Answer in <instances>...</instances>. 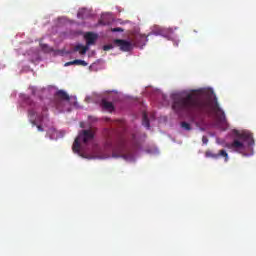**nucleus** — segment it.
I'll use <instances>...</instances> for the list:
<instances>
[{"label": "nucleus", "mask_w": 256, "mask_h": 256, "mask_svg": "<svg viewBox=\"0 0 256 256\" xmlns=\"http://www.w3.org/2000/svg\"><path fill=\"white\" fill-rule=\"evenodd\" d=\"M172 109L178 115H187L191 119L192 123H195L201 115H211L214 113L218 123H227L225 112L219 107L217 102V96H214V101L207 99H201L199 96L190 93L185 97L176 96L174 98Z\"/></svg>", "instance_id": "obj_1"}, {"label": "nucleus", "mask_w": 256, "mask_h": 256, "mask_svg": "<svg viewBox=\"0 0 256 256\" xmlns=\"http://www.w3.org/2000/svg\"><path fill=\"white\" fill-rule=\"evenodd\" d=\"M234 135H236V138L232 143L227 144V147L228 149H233V151H236V153L245 155L247 149L255 145L253 134L249 131L239 132L238 130H234Z\"/></svg>", "instance_id": "obj_2"}, {"label": "nucleus", "mask_w": 256, "mask_h": 256, "mask_svg": "<svg viewBox=\"0 0 256 256\" xmlns=\"http://www.w3.org/2000/svg\"><path fill=\"white\" fill-rule=\"evenodd\" d=\"M106 149L112 150V157L114 159H124V161H135V156L131 150L127 149V144L125 141L120 140L118 142H113L107 140Z\"/></svg>", "instance_id": "obj_3"}, {"label": "nucleus", "mask_w": 256, "mask_h": 256, "mask_svg": "<svg viewBox=\"0 0 256 256\" xmlns=\"http://www.w3.org/2000/svg\"><path fill=\"white\" fill-rule=\"evenodd\" d=\"M71 101V97L65 90H58L54 94V103L56 105V108L60 111H63L65 109V103H69Z\"/></svg>", "instance_id": "obj_4"}, {"label": "nucleus", "mask_w": 256, "mask_h": 256, "mask_svg": "<svg viewBox=\"0 0 256 256\" xmlns=\"http://www.w3.org/2000/svg\"><path fill=\"white\" fill-rule=\"evenodd\" d=\"M114 45H116V47H119L120 51L124 52H129L131 51V49H133V44L123 39H115Z\"/></svg>", "instance_id": "obj_5"}, {"label": "nucleus", "mask_w": 256, "mask_h": 256, "mask_svg": "<svg viewBox=\"0 0 256 256\" xmlns=\"http://www.w3.org/2000/svg\"><path fill=\"white\" fill-rule=\"evenodd\" d=\"M205 157H210L211 159H219V157H223L225 163L229 161V154L227 153L226 150H220L217 154L211 152V151H206Z\"/></svg>", "instance_id": "obj_6"}, {"label": "nucleus", "mask_w": 256, "mask_h": 256, "mask_svg": "<svg viewBox=\"0 0 256 256\" xmlns=\"http://www.w3.org/2000/svg\"><path fill=\"white\" fill-rule=\"evenodd\" d=\"M97 34L93 32H87L84 35V38L86 40V47H89L90 45H95V41H97Z\"/></svg>", "instance_id": "obj_7"}, {"label": "nucleus", "mask_w": 256, "mask_h": 256, "mask_svg": "<svg viewBox=\"0 0 256 256\" xmlns=\"http://www.w3.org/2000/svg\"><path fill=\"white\" fill-rule=\"evenodd\" d=\"M101 107L102 109H104V111H108L109 113H113V111H115V106L113 105V103L107 101L106 99H102Z\"/></svg>", "instance_id": "obj_8"}, {"label": "nucleus", "mask_w": 256, "mask_h": 256, "mask_svg": "<svg viewBox=\"0 0 256 256\" xmlns=\"http://www.w3.org/2000/svg\"><path fill=\"white\" fill-rule=\"evenodd\" d=\"M80 139H83L84 143H87L88 141H91L93 139V131L91 130H83L82 134L78 136Z\"/></svg>", "instance_id": "obj_9"}, {"label": "nucleus", "mask_w": 256, "mask_h": 256, "mask_svg": "<svg viewBox=\"0 0 256 256\" xmlns=\"http://www.w3.org/2000/svg\"><path fill=\"white\" fill-rule=\"evenodd\" d=\"M64 65H65V67H69L71 65H79L81 67H87V63L85 62V60H79V59H76V60L70 61V62H66Z\"/></svg>", "instance_id": "obj_10"}, {"label": "nucleus", "mask_w": 256, "mask_h": 256, "mask_svg": "<svg viewBox=\"0 0 256 256\" xmlns=\"http://www.w3.org/2000/svg\"><path fill=\"white\" fill-rule=\"evenodd\" d=\"M135 39L136 43L139 45H146V43L149 41V39H147V35L145 34H138Z\"/></svg>", "instance_id": "obj_11"}, {"label": "nucleus", "mask_w": 256, "mask_h": 256, "mask_svg": "<svg viewBox=\"0 0 256 256\" xmlns=\"http://www.w3.org/2000/svg\"><path fill=\"white\" fill-rule=\"evenodd\" d=\"M89 49V46H83L82 44H77L75 47H74V51L77 52L79 51L80 55H85V53H87Z\"/></svg>", "instance_id": "obj_12"}, {"label": "nucleus", "mask_w": 256, "mask_h": 256, "mask_svg": "<svg viewBox=\"0 0 256 256\" xmlns=\"http://www.w3.org/2000/svg\"><path fill=\"white\" fill-rule=\"evenodd\" d=\"M142 125L146 127V129H150L151 124L149 122V116L147 115V112H143L142 114Z\"/></svg>", "instance_id": "obj_13"}, {"label": "nucleus", "mask_w": 256, "mask_h": 256, "mask_svg": "<svg viewBox=\"0 0 256 256\" xmlns=\"http://www.w3.org/2000/svg\"><path fill=\"white\" fill-rule=\"evenodd\" d=\"M79 136L74 140L73 146H72V151L74 153H79L81 151V143L79 142Z\"/></svg>", "instance_id": "obj_14"}, {"label": "nucleus", "mask_w": 256, "mask_h": 256, "mask_svg": "<svg viewBox=\"0 0 256 256\" xmlns=\"http://www.w3.org/2000/svg\"><path fill=\"white\" fill-rule=\"evenodd\" d=\"M180 127L182 129H184V131H191V129H192L191 124H189V122H185V121L180 123Z\"/></svg>", "instance_id": "obj_15"}, {"label": "nucleus", "mask_w": 256, "mask_h": 256, "mask_svg": "<svg viewBox=\"0 0 256 256\" xmlns=\"http://www.w3.org/2000/svg\"><path fill=\"white\" fill-rule=\"evenodd\" d=\"M85 13H87L85 8L80 9L77 13L78 19H85Z\"/></svg>", "instance_id": "obj_16"}, {"label": "nucleus", "mask_w": 256, "mask_h": 256, "mask_svg": "<svg viewBox=\"0 0 256 256\" xmlns=\"http://www.w3.org/2000/svg\"><path fill=\"white\" fill-rule=\"evenodd\" d=\"M112 33H123V28L117 27V28H112L111 29Z\"/></svg>", "instance_id": "obj_17"}, {"label": "nucleus", "mask_w": 256, "mask_h": 256, "mask_svg": "<svg viewBox=\"0 0 256 256\" xmlns=\"http://www.w3.org/2000/svg\"><path fill=\"white\" fill-rule=\"evenodd\" d=\"M113 44H107L103 46V51H111L113 49Z\"/></svg>", "instance_id": "obj_18"}, {"label": "nucleus", "mask_w": 256, "mask_h": 256, "mask_svg": "<svg viewBox=\"0 0 256 256\" xmlns=\"http://www.w3.org/2000/svg\"><path fill=\"white\" fill-rule=\"evenodd\" d=\"M165 33V30H163L162 28H158L157 31H153L154 35H163Z\"/></svg>", "instance_id": "obj_19"}, {"label": "nucleus", "mask_w": 256, "mask_h": 256, "mask_svg": "<svg viewBox=\"0 0 256 256\" xmlns=\"http://www.w3.org/2000/svg\"><path fill=\"white\" fill-rule=\"evenodd\" d=\"M42 51H51V48H49V45L47 44H41Z\"/></svg>", "instance_id": "obj_20"}, {"label": "nucleus", "mask_w": 256, "mask_h": 256, "mask_svg": "<svg viewBox=\"0 0 256 256\" xmlns=\"http://www.w3.org/2000/svg\"><path fill=\"white\" fill-rule=\"evenodd\" d=\"M28 114H29L30 117H35V115L37 114V111H35V110H33V109H30V110L28 111Z\"/></svg>", "instance_id": "obj_21"}, {"label": "nucleus", "mask_w": 256, "mask_h": 256, "mask_svg": "<svg viewBox=\"0 0 256 256\" xmlns=\"http://www.w3.org/2000/svg\"><path fill=\"white\" fill-rule=\"evenodd\" d=\"M202 143H203L204 145H207V143H209V139L207 138V136H203V137H202Z\"/></svg>", "instance_id": "obj_22"}, {"label": "nucleus", "mask_w": 256, "mask_h": 256, "mask_svg": "<svg viewBox=\"0 0 256 256\" xmlns=\"http://www.w3.org/2000/svg\"><path fill=\"white\" fill-rule=\"evenodd\" d=\"M37 129H38V131L43 132V126L37 125Z\"/></svg>", "instance_id": "obj_23"}]
</instances>
